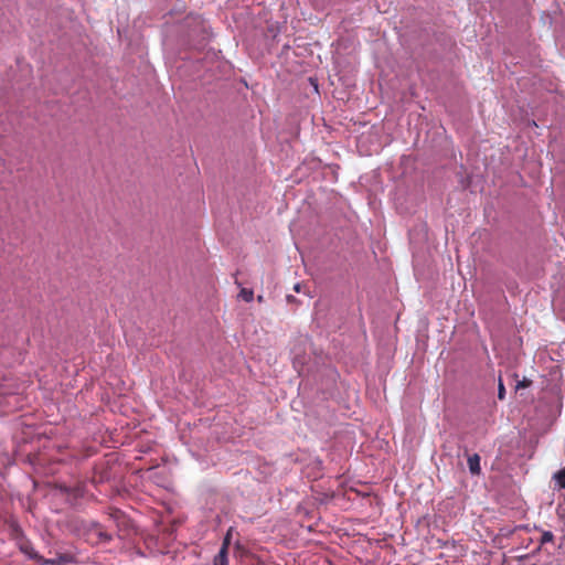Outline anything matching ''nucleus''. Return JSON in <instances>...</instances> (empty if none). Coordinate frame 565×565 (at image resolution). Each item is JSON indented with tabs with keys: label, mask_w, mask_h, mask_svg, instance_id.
Here are the masks:
<instances>
[{
	"label": "nucleus",
	"mask_w": 565,
	"mask_h": 565,
	"mask_svg": "<svg viewBox=\"0 0 565 565\" xmlns=\"http://www.w3.org/2000/svg\"><path fill=\"white\" fill-rule=\"evenodd\" d=\"M531 384H532L531 380L523 379L522 381L518 382L515 388L516 390L525 388V387H529Z\"/></svg>",
	"instance_id": "9d476101"
},
{
	"label": "nucleus",
	"mask_w": 565,
	"mask_h": 565,
	"mask_svg": "<svg viewBox=\"0 0 565 565\" xmlns=\"http://www.w3.org/2000/svg\"><path fill=\"white\" fill-rule=\"evenodd\" d=\"M213 565H228V553H224V550L218 551L214 556Z\"/></svg>",
	"instance_id": "20e7f679"
},
{
	"label": "nucleus",
	"mask_w": 565,
	"mask_h": 565,
	"mask_svg": "<svg viewBox=\"0 0 565 565\" xmlns=\"http://www.w3.org/2000/svg\"><path fill=\"white\" fill-rule=\"evenodd\" d=\"M532 565H536V564H532Z\"/></svg>",
	"instance_id": "2eb2a0df"
},
{
	"label": "nucleus",
	"mask_w": 565,
	"mask_h": 565,
	"mask_svg": "<svg viewBox=\"0 0 565 565\" xmlns=\"http://www.w3.org/2000/svg\"><path fill=\"white\" fill-rule=\"evenodd\" d=\"M468 467L472 475L478 476L480 473V456L478 454H473L468 458Z\"/></svg>",
	"instance_id": "f03ea898"
},
{
	"label": "nucleus",
	"mask_w": 565,
	"mask_h": 565,
	"mask_svg": "<svg viewBox=\"0 0 565 565\" xmlns=\"http://www.w3.org/2000/svg\"><path fill=\"white\" fill-rule=\"evenodd\" d=\"M22 551H23L24 553L29 554V555H30V556H32V557L34 556V555L31 553V551H29V548H28V547H22Z\"/></svg>",
	"instance_id": "9b49d317"
},
{
	"label": "nucleus",
	"mask_w": 565,
	"mask_h": 565,
	"mask_svg": "<svg viewBox=\"0 0 565 565\" xmlns=\"http://www.w3.org/2000/svg\"><path fill=\"white\" fill-rule=\"evenodd\" d=\"M553 480L558 489H565V467L554 473Z\"/></svg>",
	"instance_id": "7ed1b4c3"
},
{
	"label": "nucleus",
	"mask_w": 565,
	"mask_h": 565,
	"mask_svg": "<svg viewBox=\"0 0 565 565\" xmlns=\"http://www.w3.org/2000/svg\"><path fill=\"white\" fill-rule=\"evenodd\" d=\"M287 300H288L289 302H290V301H294V300H295V297H294V296H291V295H289V296H287Z\"/></svg>",
	"instance_id": "ddd939ff"
},
{
	"label": "nucleus",
	"mask_w": 565,
	"mask_h": 565,
	"mask_svg": "<svg viewBox=\"0 0 565 565\" xmlns=\"http://www.w3.org/2000/svg\"><path fill=\"white\" fill-rule=\"evenodd\" d=\"M300 288H301L300 284H296L294 287L295 291H297V292H300Z\"/></svg>",
	"instance_id": "f8f14e48"
},
{
	"label": "nucleus",
	"mask_w": 565,
	"mask_h": 565,
	"mask_svg": "<svg viewBox=\"0 0 565 565\" xmlns=\"http://www.w3.org/2000/svg\"><path fill=\"white\" fill-rule=\"evenodd\" d=\"M45 563H46V564H51V565L56 564V562H55V561H46Z\"/></svg>",
	"instance_id": "4468645a"
},
{
	"label": "nucleus",
	"mask_w": 565,
	"mask_h": 565,
	"mask_svg": "<svg viewBox=\"0 0 565 565\" xmlns=\"http://www.w3.org/2000/svg\"><path fill=\"white\" fill-rule=\"evenodd\" d=\"M230 544H231V530L226 533V535L222 542V546H221L220 551L224 550V553H228Z\"/></svg>",
	"instance_id": "0eeeda50"
},
{
	"label": "nucleus",
	"mask_w": 565,
	"mask_h": 565,
	"mask_svg": "<svg viewBox=\"0 0 565 565\" xmlns=\"http://www.w3.org/2000/svg\"><path fill=\"white\" fill-rule=\"evenodd\" d=\"M239 297L244 299L246 302H249L254 298V291L252 289L242 288L239 291Z\"/></svg>",
	"instance_id": "423d86ee"
},
{
	"label": "nucleus",
	"mask_w": 565,
	"mask_h": 565,
	"mask_svg": "<svg viewBox=\"0 0 565 565\" xmlns=\"http://www.w3.org/2000/svg\"><path fill=\"white\" fill-rule=\"evenodd\" d=\"M109 520L116 522L117 524L126 522V518H125L124 513L121 511H119V510H115L110 514V519Z\"/></svg>",
	"instance_id": "39448f33"
},
{
	"label": "nucleus",
	"mask_w": 565,
	"mask_h": 565,
	"mask_svg": "<svg viewBox=\"0 0 565 565\" xmlns=\"http://www.w3.org/2000/svg\"><path fill=\"white\" fill-rule=\"evenodd\" d=\"M554 540V534L551 532V531H544L542 533V537H541V544H546V543H550V542H553Z\"/></svg>",
	"instance_id": "6e6552de"
},
{
	"label": "nucleus",
	"mask_w": 565,
	"mask_h": 565,
	"mask_svg": "<svg viewBox=\"0 0 565 565\" xmlns=\"http://www.w3.org/2000/svg\"><path fill=\"white\" fill-rule=\"evenodd\" d=\"M86 540L93 544L108 543L113 535L108 533L107 527L98 522H89L85 525Z\"/></svg>",
	"instance_id": "f257e3e1"
},
{
	"label": "nucleus",
	"mask_w": 565,
	"mask_h": 565,
	"mask_svg": "<svg viewBox=\"0 0 565 565\" xmlns=\"http://www.w3.org/2000/svg\"><path fill=\"white\" fill-rule=\"evenodd\" d=\"M504 397H505V388H504L502 381L500 380L499 387H498V398L502 401V399H504Z\"/></svg>",
	"instance_id": "1a4fd4ad"
}]
</instances>
